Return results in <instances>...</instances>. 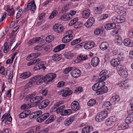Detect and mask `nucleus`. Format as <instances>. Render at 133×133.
I'll return each mask as SVG.
<instances>
[{"label":"nucleus","mask_w":133,"mask_h":133,"mask_svg":"<svg viewBox=\"0 0 133 133\" xmlns=\"http://www.w3.org/2000/svg\"><path fill=\"white\" fill-rule=\"evenodd\" d=\"M112 21L114 23H120L124 22L125 19L123 16H114L112 18Z\"/></svg>","instance_id":"20e7f679"},{"label":"nucleus","mask_w":133,"mask_h":133,"mask_svg":"<svg viewBox=\"0 0 133 133\" xmlns=\"http://www.w3.org/2000/svg\"><path fill=\"white\" fill-rule=\"evenodd\" d=\"M73 38L72 35L71 34H69L64 37L62 41L63 43H67L71 40Z\"/></svg>","instance_id":"6ab92c4d"},{"label":"nucleus","mask_w":133,"mask_h":133,"mask_svg":"<svg viewBox=\"0 0 133 133\" xmlns=\"http://www.w3.org/2000/svg\"><path fill=\"white\" fill-rule=\"evenodd\" d=\"M65 45L64 44H61L56 46L53 50L54 52H57L63 49L65 47Z\"/></svg>","instance_id":"7c9ffc66"},{"label":"nucleus","mask_w":133,"mask_h":133,"mask_svg":"<svg viewBox=\"0 0 133 133\" xmlns=\"http://www.w3.org/2000/svg\"><path fill=\"white\" fill-rule=\"evenodd\" d=\"M74 119V117H70L67 119L64 122L65 126H68L69 125L73 122Z\"/></svg>","instance_id":"473e14b6"},{"label":"nucleus","mask_w":133,"mask_h":133,"mask_svg":"<svg viewBox=\"0 0 133 133\" xmlns=\"http://www.w3.org/2000/svg\"><path fill=\"white\" fill-rule=\"evenodd\" d=\"M71 107L72 109L74 111L78 110L79 107V103L77 101H74L71 104Z\"/></svg>","instance_id":"aec40b11"},{"label":"nucleus","mask_w":133,"mask_h":133,"mask_svg":"<svg viewBox=\"0 0 133 133\" xmlns=\"http://www.w3.org/2000/svg\"><path fill=\"white\" fill-rule=\"evenodd\" d=\"M78 19L77 18H76L73 19L69 23V26H71L72 25H74V24L76 25V23L78 21Z\"/></svg>","instance_id":"ea45409f"},{"label":"nucleus","mask_w":133,"mask_h":133,"mask_svg":"<svg viewBox=\"0 0 133 133\" xmlns=\"http://www.w3.org/2000/svg\"><path fill=\"white\" fill-rule=\"evenodd\" d=\"M30 111L29 110H26L21 112L19 115V116H28L30 115Z\"/></svg>","instance_id":"e433bc0d"},{"label":"nucleus","mask_w":133,"mask_h":133,"mask_svg":"<svg viewBox=\"0 0 133 133\" xmlns=\"http://www.w3.org/2000/svg\"><path fill=\"white\" fill-rule=\"evenodd\" d=\"M32 81L34 82H36L37 85L41 84L44 82L43 77H41L39 75H37L32 78Z\"/></svg>","instance_id":"0eeeda50"},{"label":"nucleus","mask_w":133,"mask_h":133,"mask_svg":"<svg viewBox=\"0 0 133 133\" xmlns=\"http://www.w3.org/2000/svg\"><path fill=\"white\" fill-rule=\"evenodd\" d=\"M108 113L107 111H102L98 113L96 116H107Z\"/></svg>","instance_id":"c9c22d12"},{"label":"nucleus","mask_w":133,"mask_h":133,"mask_svg":"<svg viewBox=\"0 0 133 133\" xmlns=\"http://www.w3.org/2000/svg\"><path fill=\"white\" fill-rule=\"evenodd\" d=\"M81 40V39L79 38L76 39L72 41L71 43V45H75V44L79 42Z\"/></svg>","instance_id":"09e8293b"},{"label":"nucleus","mask_w":133,"mask_h":133,"mask_svg":"<svg viewBox=\"0 0 133 133\" xmlns=\"http://www.w3.org/2000/svg\"><path fill=\"white\" fill-rule=\"evenodd\" d=\"M56 75L54 73H49L43 77L44 82L47 83L51 81L56 77Z\"/></svg>","instance_id":"7ed1b4c3"},{"label":"nucleus","mask_w":133,"mask_h":133,"mask_svg":"<svg viewBox=\"0 0 133 133\" xmlns=\"http://www.w3.org/2000/svg\"><path fill=\"white\" fill-rule=\"evenodd\" d=\"M54 30L57 32H60L64 30V28L61 24H56L53 28Z\"/></svg>","instance_id":"9d476101"},{"label":"nucleus","mask_w":133,"mask_h":133,"mask_svg":"<svg viewBox=\"0 0 133 133\" xmlns=\"http://www.w3.org/2000/svg\"><path fill=\"white\" fill-rule=\"evenodd\" d=\"M54 39V36L51 35L47 37L46 39V41L48 43H50Z\"/></svg>","instance_id":"a19ab883"},{"label":"nucleus","mask_w":133,"mask_h":133,"mask_svg":"<svg viewBox=\"0 0 133 133\" xmlns=\"http://www.w3.org/2000/svg\"><path fill=\"white\" fill-rule=\"evenodd\" d=\"M45 13H43L40 14L38 18V20H42L44 22V18L45 17Z\"/></svg>","instance_id":"6e6d98bb"},{"label":"nucleus","mask_w":133,"mask_h":133,"mask_svg":"<svg viewBox=\"0 0 133 133\" xmlns=\"http://www.w3.org/2000/svg\"><path fill=\"white\" fill-rule=\"evenodd\" d=\"M129 82V80L127 79H123L122 82L121 83V85H122V87H125L126 86V84L128 82Z\"/></svg>","instance_id":"680f3d73"},{"label":"nucleus","mask_w":133,"mask_h":133,"mask_svg":"<svg viewBox=\"0 0 133 133\" xmlns=\"http://www.w3.org/2000/svg\"><path fill=\"white\" fill-rule=\"evenodd\" d=\"M123 42L126 46L129 47H131L133 46V42L128 38L124 39Z\"/></svg>","instance_id":"412c9836"},{"label":"nucleus","mask_w":133,"mask_h":133,"mask_svg":"<svg viewBox=\"0 0 133 133\" xmlns=\"http://www.w3.org/2000/svg\"><path fill=\"white\" fill-rule=\"evenodd\" d=\"M128 37L131 38H133V29H129L128 31Z\"/></svg>","instance_id":"bf43d9fd"},{"label":"nucleus","mask_w":133,"mask_h":133,"mask_svg":"<svg viewBox=\"0 0 133 133\" xmlns=\"http://www.w3.org/2000/svg\"><path fill=\"white\" fill-rule=\"evenodd\" d=\"M4 49L3 50V51L5 53H7L9 49V46L8 45V43L7 42H5L4 44Z\"/></svg>","instance_id":"37998d69"},{"label":"nucleus","mask_w":133,"mask_h":133,"mask_svg":"<svg viewBox=\"0 0 133 133\" xmlns=\"http://www.w3.org/2000/svg\"><path fill=\"white\" fill-rule=\"evenodd\" d=\"M109 46V44L107 42H103L100 46V49L102 50H104L108 48Z\"/></svg>","instance_id":"2f4dec72"},{"label":"nucleus","mask_w":133,"mask_h":133,"mask_svg":"<svg viewBox=\"0 0 133 133\" xmlns=\"http://www.w3.org/2000/svg\"><path fill=\"white\" fill-rule=\"evenodd\" d=\"M30 108V105L29 104H24L21 106V109L25 110L29 109Z\"/></svg>","instance_id":"8fccbe9b"},{"label":"nucleus","mask_w":133,"mask_h":133,"mask_svg":"<svg viewBox=\"0 0 133 133\" xmlns=\"http://www.w3.org/2000/svg\"><path fill=\"white\" fill-rule=\"evenodd\" d=\"M32 79V78L30 79V81L29 82L26 84L25 85L26 87H29L33 84L34 82H33Z\"/></svg>","instance_id":"69168bd1"},{"label":"nucleus","mask_w":133,"mask_h":133,"mask_svg":"<svg viewBox=\"0 0 133 133\" xmlns=\"http://www.w3.org/2000/svg\"><path fill=\"white\" fill-rule=\"evenodd\" d=\"M105 9V6L104 5H100L95 8L94 12L96 14H101L102 12Z\"/></svg>","instance_id":"2eb2a0df"},{"label":"nucleus","mask_w":133,"mask_h":133,"mask_svg":"<svg viewBox=\"0 0 133 133\" xmlns=\"http://www.w3.org/2000/svg\"><path fill=\"white\" fill-rule=\"evenodd\" d=\"M98 81L99 82L97 83L98 84L100 89H98V91L96 92L97 95L102 94L107 92L108 89L107 87L105 86V83L104 81H101L100 79L99 78L98 79Z\"/></svg>","instance_id":"f257e3e1"},{"label":"nucleus","mask_w":133,"mask_h":133,"mask_svg":"<svg viewBox=\"0 0 133 133\" xmlns=\"http://www.w3.org/2000/svg\"><path fill=\"white\" fill-rule=\"evenodd\" d=\"M120 63L121 62L120 60L116 58L112 59L110 61L111 64L114 67L117 66H119L118 67L120 68V67H121L120 66L121 65H120Z\"/></svg>","instance_id":"f8f14e48"},{"label":"nucleus","mask_w":133,"mask_h":133,"mask_svg":"<svg viewBox=\"0 0 133 133\" xmlns=\"http://www.w3.org/2000/svg\"><path fill=\"white\" fill-rule=\"evenodd\" d=\"M117 59H118L120 62L124 58V55L121 52L118 55V57Z\"/></svg>","instance_id":"3c124183"},{"label":"nucleus","mask_w":133,"mask_h":133,"mask_svg":"<svg viewBox=\"0 0 133 133\" xmlns=\"http://www.w3.org/2000/svg\"><path fill=\"white\" fill-rule=\"evenodd\" d=\"M74 55V54L72 51L66 52L65 54V57L67 59H70L72 58Z\"/></svg>","instance_id":"72a5a7b5"},{"label":"nucleus","mask_w":133,"mask_h":133,"mask_svg":"<svg viewBox=\"0 0 133 133\" xmlns=\"http://www.w3.org/2000/svg\"><path fill=\"white\" fill-rule=\"evenodd\" d=\"M99 58L97 57L92 58L91 61V65L94 67H96L99 64Z\"/></svg>","instance_id":"4be33fe9"},{"label":"nucleus","mask_w":133,"mask_h":133,"mask_svg":"<svg viewBox=\"0 0 133 133\" xmlns=\"http://www.w3.org/2000/svg\"><path fill=\"white\" fill-rule=\"evenodd\" d=\"M105 117H95V121L97 122H101L105 119Z\"/></svg>","instance_id":"4d7b16f0"},{"label":"nucleus","mask_w":133,"mask_h":133,"mask_svg":"<svg viewBox=\"0 0 133 133\" xmlns=\"http://www.w3.org/2000/svg\"><path fill=\"white\" fill-rule=\"evenodd\" d=\"M42 112L41 111H39L32 114H31L30 115H32V116H38L42 114Z\"/></svg>","instance_id":"c03bdc74"},{"label":"nucleus","mask_w":133,"mask_h":133,"mask_svg":"<svg viewBox=\"0 0 133 133\" xmlns=\"http://www.w3.org/2000/svg\"><path fill=\"white\" fill-rule=\"evenodd\" d=\"M42 48V46L40 45H37L34 47V49L35 50H37V51H38L41 50Z\"/></svg>","instance_id":"338daca9"},{"label":"nucleus","mask_w":133,"mask_h":133,"mask_svg":"<svg viewBox=\"0 0 133 133\" xmlns=\"http://www.w3.org/2000/svg\"><path fill=\"white\" fill-rule=\"evenodd\" d=\"M46 62L45 61L38 63L35 65L33 69L35 71L39 70L42 68L44 70L46 68V67L44 66Z\"/></svg>","instance_id":"1a4fd4ad"},{"label":"nucleus","mask_w":133,"mask_h":133,"mask_svg":"<svg viewBox=\"0 0 133 133\" xmlns=\"http://www.w3.org/2000/svg\"><path fill=\"white\" fill-rule=\"evenodd\" d=\"M96 102V100L94 99H91L87 103V105L90 106H92L94 105Z\"/></svg>","instance_id":"58836bf2"},{"label":"nucleus","mask_w":133,"mask_h":133,"mask_svg":"<svg viewBox=\"0 0 133 133\" xmlns=\"http://www.w3.org/2000/svg\"><path fill=\"white\" fill-rule=\"evenodd\" d=\"M112 103L109 101H105L102 105V107L105 110H109L111 108Z\"/></svg>","instance_id":"b1692460"},{"label":"nucleus","mask_w":133,"mask_h":133,"mask_svg":"<svg viewBox=\"0 0 133 133\" xmlns=\"http://www.w3.org/2000/svg\"><path fill=\"white\" fill-rule=\"evenodd\" d=\"M41 61V59L39 58L35 59L32 61H31L27 64L28 66H30L35 64Z\"/></svg>","instance_id":"4c0bfd02"},{"label":"nucleus","mask_w":133,"mask_h":133,"mask_svg":"<svg viewBox=\"0 0 133 133\" xmlns=\"http://www.w3.org/2000/svg\"><path fill=\"white\" fill-rule=\"evenodd\" d=\"M36 8V6L35 4V1L33 0L31 2L29 3L27 5V8H25L24 11L25 10L26 11L28 10H31L34 13Z\"/></svg>","instance_id":"423d86ee"},{"label":"nucleus","mask_w":133,"mask_h":133,"mask_svg":"<svg viewBox=\"0 0 133 133\" xmlns=\"http://www.w3.org/2000/svg\"><path fill=\"white\" fill-rule=\"evenodd\" d=\"M48 117H38L36 119L37 122L41 123L45 120Z\"/></svg>","instance_id":"49530a36"},{"label":"nucleus","mask_w":133,"mask_h":133,"mask_svg":"<svg viewBox=\"0 0 133 133\" xmlns=\"http://www.w3.org/2000/svg\"><path fill=\"white\" fill-rule=\"evenodd\" d=\"M71 76L73 77L77 78L81 74L80 70L76 69L70 72Z\"/></svg>","instance_id":"4468645a"},{"label":"nucleus","mask_w":133,"mask_h":133,"mask_svg":"<svg viewBox=\"0 0 133 133\" xmlns=\"http://www.w3.org/2000/svg\"><path fill=\"white\" fill-rule=\"evenodd\" d=\"M93 130L92 127L88 126L84 127L82 130V133H89Z\"/></svg>","instance_id":"bb28decb"},{"label":"nucleus","mask_w":133,"mask_h":133,"mask_svg":"<svg viewBox=\"0 0 133 133\" xmlns=\"http://www.w3.org/2000/svg\"><path fill=\"white\" fill-rule=\"evenodd\" d=\"M90 13V11L89 9L85 10L82 11V16L84 18H88L89 17Z\"/></svg>","instance_id":"a878e982"},{"label":"nucleus","mask_w":133,"mask_h":133,"mask_svg":"<svg viewBox=\"0 0 133 133\" xmlns=\"http://www.w3.org/2000/svg\"><path fill=\"white\" fill-rule=\"evenodd\" d=\"M87 58V56H85L82 55H80L78 57V58L80 61L84 60Z\"/></svg>","instance_id":"e2e57ef3"},{"label":"nucleus","mask_w":133,"mask_h":133,"mask_svg":"<svg viewBox=\"0 0 133 133\" xmlns=\"http://www.w3.org/2000/svg\"><path fill=\"white\" fill-rule=\"evenodd\" d=\"M133 121V117H127L125 122L126 123H129Z\"/></svg>","instance_id":"864d4df0"},{"label":"nucleus","mask_w":133,"mask_h":133,"mask_svg":"<svg viewBox=\"0 0 133 133\" xmlns=\"http://www.w3.org/2000/svg\"><path fill=\"white\" fill-rule=\"evenodd\" d=\"M42 99V96H36L31 99L30 102L32 103H38L40 102Z\"/></svg>","instance_id":"a211bd4d"},{"label":"nucleus","mask_w":133,"mask_h":133,"mask_svg":"<svg viewBox=\"0 0 133 133\" xmlns=\"http://www.w3.org/2000/svg\"><path fill=\"white\" fill-rule=\"evenodd\" d=\"M65 84V82L63 81H61L58 82L57 85L58 88H60L64 86Z\"/></svg>","instance_id":"13d9d810"},{"label":"nucleus","mask_w":133,"mask_h":133,"mask_svg":"<svg viewBox=\"0 0 133 133\" xmlns=\"http://www.w3.org/2000/svg\"><path fill=\"white\" fill-rule=\"evenodd\" d=\"M120 69L118 71V74L121 77H126L128 75L127 71L123 67L122 65H120Z\"/></svg>","instance_id":"6e6552de"},{"label":"nucleus","mask_w":133,"mask_h":133,"mask_svg":"<svg viewBox=\"0 0 133 133\" xmlns=\"http://www.w3.org/2000/svg\"><path fill=\"white\" fill-rule=\"evenodd\" d=\"M41 39V38L40 37L31 39L27 43L28 45V46L33 45L35 43H38Z\"/></svg>","instance_id":"ddd939ff"},{"label":"nucleus","mask_w":133,"mask_h":133,"mask_svg":"<svg viewBox=\"0 0 133 133\" xmlns=\"http://www.w3.org/2000/svg\"><path fill=\"white\" fill-rule=\"evenodd\" d=\"M62 57V54H56L54 55L52 57L53 60L56 62H57L60 60Z\"/></svg>","instance_id":"c85d7f7f"},{"label":"nucleus","mask_w":133,"mask_h":133,"mask_svg":"<svg viewBox=\"0 0 133 133\" xmlns=\"http://www.w3.org/2000/svg\"><path fill=\"white\" fill-rule=\"evenodd\" d=\"M64 107L65 106L64 105L61 106L57 109L56 112L62 116L69 115L72 113V110L71 109H66L63 112Z\"/></svg>","instance_id":"f03ea898"},{"label":"nucleus","mask_w":133,"mask_h":133,"mask_svg":"<svg viewBox=\"0 0 133 133\" xmlns=\"http://www.w3.org/2000/svg\"><path fill=\"white\" fill-rule=\"evenodd\" d=\"M49 101L48 99H45L42 101L39 104L38 107L40 109L45 108L49 104Z\"/></svg>","instance_id":"f3484780"},{"label":"nucleus","mask_w":133,"mask_h":133,"mask_svg":"<svg viewBox=\"0 0 133 133\" xmlns=\"http://www.w3.org/2000/svg\"><path fill=\"white\" fill-rule=\"evenodd\" d=\"M55 117H49L45 121L46 124H48L51 123L55 120Z\"/></svg>","instance_id":"de8ad7c7"},{"label":"nucleus","mask_w":133,"mask_h":133,"mask_svg":"<svg viewBox=\"0 0 133 133\" xmlns=\"http://www.w3.org/2000/svg\"><path fill=\"white\" fill-rule=\"evenodd\" d=\"M120 99L119 96L117 95L112 96L110 99L111 102L112 104H115L118 102Z\"/></svg>","instance_id":"5701e85b"},{"label":"nucleus","mask_w":133,"mask_h":133,"mask_svg":"<svg viewBox=\"0 0 133 133\" xmlns=\"http://www.w3.org/2000/svg\"><path fill=\"white\" fill-rule=\"evenodd\" d=\"M127 112L129 116H133V111L132 109H129V111H127Z\"/></svg>","instance_id":"774afa93"},{"label":"nucleus","mask_w":133,"mask_h":133,"mask_svg":"<svg viewBox=\"0 0 133 133\" xmlns=\"http://www.w3.org/2000/svg\"><path fill=\"white\" fill-rule=\"evenodd\" d=\"M92 88L94 91H96V92L98 91V89H100L98 86V84L97 83L93 85Z\"/></svg>","instance_id":"5fc2aeb1"},{"label":"nucleus","mask_w":133,"mask_h":133,"mask_svg":"<svg viewBox=\"0 0 133 133\" xmlns=\"http://www.w3.org/2000/svg\"><path fill=\"white\" fill-rule=\"evenodd\" d=\"M72 93V91L71 90H69V88L68 87L65 88V91L63 93L62 96L63 97H65L71 95Z\"/></svg>","instance_id":"c756f323"},{"label":"nucleus","mask_w":133,"mask_h":133,"mask_svg":"<svg viewBox=\"0 0 133 133\" xmlns=\"http://www.w3.org/2000/svg\"><path fill=\"white\" fill-rule=\"evenodd\" d=\"M95 45V42L92 41H89L84 44V47L85 49L88 50L92 49Z\"/></svg>","instance_id":"9b49d317"},{"label":"nucleus","mask_w":133,"mask_h":133,"mask_svg":"<svg viewBox=\"0 0 133 133\" xmlns=\"http://www.w3.org/2000/svg\"><path fill=\"white\" fill-rule=\"evenodd\" d=\"M73 69L72 67H70L66 68L64 70L63 73L66 74L69 72Z\"/></svg>","instance_id":"052dcab7"},{"label":"nucleus","mask_w":133,"mask_h":133,"mask_svg":"<svg viewBox=\"0 0 133 133\" xmlns=\"http://www.w3.org/2000/svg\"><path fill=\"white\" fill-rule=\"evenodd\" d=\"M95 21V19L94 18H90L86 23L84 24V25L87 28L90 27L92 26Z\"/></svg>","instance_id":"dca6fc26"},{"label":"nucleus","mask_w":133,"mask_h":133,"mask_svg":"<svg viewBox=\"0 0 133 133\" xmlns=\"http://www.w3.org/2000/svg\"><path fill=\"white\" fill-rule=\"evenodd\" d=\"M57 14V12L56 11H54L52 12L50 15L49 17L50 19H52Z\"/></svg>","instance_id":"a18cd8bd"},{"label":"nucleus","mask_w":133,"mask_h":133,"mask_svg":"<svg viewBox=\"0 0 133 133\" xmlns=\"http://www.w3.org/2000/svg\"><path fill=\"white\" fill-rule=\"evenodd\" d=\"M105 28L107 30L114 29L116 28V25L114 23H111L105 25Z\"/></svg>","instance_id":"cd10ccee"},{"label":"nucleus","mask_w":133,"mask_h":133,"mask_svg":"<svg viewBox=\"0 0 133 133\" xmlns=\"http://www.w3.org/2000/svg\"><path fill=\"white\" fill-rule=\"evenodd\" d=\"M32 74L29 71H26L21 74L20 76V78L22 79H26L29 77Z\"/></svg>","instance_id":"393cba45"},{"label":"nucleus","mask_w":133,"mask_h":133,"mask_svg":"<svg viewBox=\"0 0 133 133\" xmlns=\"http://www.w3.org/2000/svg\"><path fill=\"white\" fill-rule=\"evenodd\" d=\"M108 74V71L107 70H103L99 74V76L101 78L99 79H100L101 81L105 80L109 77Z\"/></svg>","instance_id":"39448f33"},{"label":"nucleus","mask_w":133,"mask_h":133,"mask_svg":"<svg viewBox=\"0 0 133 133\" xmlns=\"http://www.w3.org/2000/svg\"><path fill=\"white\" fill-rule=\"evenodd\" d=\"M9 13L8 15L9 16H12L14 13V10L12 8H10L7 11Z\"/></svg>","instance_id":"603ef678"},{"label":"nucleus","mask_w":133,"mask_h":133,"mask_svg":"<svg viewBox=\"0 0 133 133\" xmlns=\"http://www.w3.org/2000/svg\"><path fill=\"white\" fill-rule=\"evenodd\" d=\"M115 117H110L107 119L105 121V123L107 125H110L112 124L115 121L112 117L115 118Z\"/></svg>","instance_id":"f704fd0d"},{"label":"nucleus","mask_w":133,"mask_h":133,"mask_svg":"<svg viewBox=\"0 0 133 133\" xmlns=\"http://www.w3.org/2000/svg\"><path fill=\"white\" fill-rule=\"evenodd\" d=\"M94 34L96 35H99L102 34L103 33V31L100 29H97L94 31Z\"/></svg>","instance_id":"79ce46f5"},{"label":"nucleus","mask_w":133,"mask_h":133,"mask_svg":"<svg viewBox=\"0 0 133 133\" xmlns=\"http://www.w3.org/2000/svg\"><path fill=\"white\" fill-rule=\"evenodd\" d=\"M82 87H80L76 89L75 90V93L78 94L80 93L82 91Z\"/></svg>","instance_id":"0e129e2a"}]
</instances>
